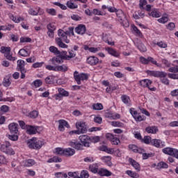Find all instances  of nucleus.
Segmentation results:
<instances>
[{"label":"nucleus","mask_w":178,"mask_h":178,"mask_svg":"<svg viewBox=\"0 0 178 178\" xmlns=\"http://www.w3.org/2000/svg\"><path fill=\"white\" fill-rule=\"evenodd\" d=\"M9 140H11V141H17L19 140V136L16 134L13 135H8Z\"/></svg>","instance_id":"obj_60"},{"label":"nucleus","mask_w":178,"mask_h":178,"mask_svg":"<svg viewBox=\"0 0 178 178\" xmlns=\"http://www.w3.org/2000/svg\"><path fill=\"white\" fill-rule=\"evenodd\" d=\"M140 62L141 63L142 65H148V63H152L153 65H155L157 67H159V65H158V62L154 59L152 57H147L146 58L145 57L140 56L139 58Z\"/></svg>","instance_id":"obj_10"},{"label":"nucleus","mask_w":178,"mask_h":178,"mask_svg":"<svg viewBox=\"0 0 178 178\" xmlns=\"http://www.w3.org/2000/svg\"><path fill=\"white\" fill-rule=\"evenodd\" d=\"M30 54H31V51L27 47H24L23 49H21L19 51V55H20L21 56H24V57L29 56Z\"/></svg>","instance_id":"obj_22"},{"label":"nucleus","mask_w":178,"mask_h":178,"mask_svg":"<svg viewBox=\"0 0 178 178\" xmlns=\"http://www.w3.org/2000/svg\"><path fill=\"white\" fill-rule=\"evenodd\" d=\"M126 174L128 175V176H130V177L132 178H138V174H137L136 172H134L131 170H127L126 171Z\"/></svg>","instance_id":"obj_49"},{"label":"nucleus","mask_w":178,"mask_h":178,"mask_svg":"<svg viewBox=\"0 0 178 178\" xmlns=\"http://www.w3.org/2000/svg\"><path fill=\"white\" fill-rule=\"evenodd\" d=\"M146 73L147 76H150L151 77H156L158 79L166 77V76H168V73L163 71L147 70Z\"/></svg>","instance_id":"obj_7"},{"label":"nucleus","mask_w":178,"mask_h":178,"mask_svg":"<svg viewBox=\"0 0 178 178\" xmlns=\"http://www.w3.org/2000/svg\"><path fill=\"white\" fill-rule=\"evenodd\" d=\"M11 51L12 49L10 47L2 46L1 47L0 52L1 54H4V56L6 59H8V60L15 62V60H16V58L12 56Z\"/></svg>","instance_id":"obj_4"},{"label":"nucleus","mask_w":178,"mask_h":178,"mask_svg":"<svg viewBox=\"0 0 178 178\" xmlns=\"http://www.w3.org/2000/svg\"><path fill=\"white\" fill-rule=\"evenodd\" d=\"M168 72L170 73H178V65L170 67Z\"/></svg>","instance_id":"obj_61"},{"label":"nucleus","mask_w":178,"mask_h":178,"mask_svg":"<svg viewBox=\"0 0 178 178\" xmlns=\"http://www.w3.org/2000/svg\"><path fill=\"white\" fill-rule=\"evenodd\" d=\"M83 49L85 51H89V52H91L92 54H97V52L101 51V47H90L88 45L85 44L83 45Z\"/></svg>","instance_id":"obj_21"},{"label":"nucleus","mask_w":178,"mask_h":178,"mask_svg":"<svg viewBox=\"0 0 178 178\" xmlns=\"http://www.w3.org/2000/svg\"><path fill=\"white\" fill-rule=\"evenodd\" d=\"M55 176L56 178H67V174L63 172H56L55 173Z\"/></svg>","instance_id":"obj_59"},{"label":"nucleus","mask_w":178,"mask_h":178,"mask_svg":"<svg viewBox=\"0 0 178 178\" xmlns=\"http://www.w3.org/2000/svg\"><path fill=\"white\" fill-rule=\"evenodd\" d=\"M79 140L82 145V149H84V147L90 148L91 144L90 136L88 135H81L79 137Z\"/></svg>","instance_id":"obj_8"},{"label":"nucleus","mask_w":178,"mask_h":178,"mask_svg":"<svg viewBox=\"0 0 178 178\" xmlns=\"http://www.w3.org/2000/svg\"><path fill=\"white\" fill-rule=\"evenodd\" d=\"M69 55H64L65 57V60H70V59L76 57V53L73 50H68Z\"/></svg>","instance_id":"obj_33"},{"label":"nucleus","mask_w":178,"mask_h":178,"mask_svg":"<svg viewBox=\"0 0 178 178\" xmlns=\"http://www.w3.org/2000/svg\"><path fill=\"white\" fill-rule=\"evenodd\" d=\"M89 170L92 172V173H98L99 170H98V164H92L89 165Z\"/></svg>","instance_id":"obj_39"},{"label":"nucleus","mask_w":178,"mask_h":178,"mask_svg":"<svg viewBox=\"0 0 178 178\" xmlns=\"http://www.w3.org/2000/svg\"><path fill=\"white\" fill-rule=\"evenodd\" d=\"M35 140H37V138H33L28 142V146L31 149H40V148L44 145V140H38L35 141Z\"/></svg>","instance_id":"obj_2"},{"label":"nucleus","mask_w":178,"mask_h":178,"mask_svg":"<svg viewBox=\"0 0 178 178\" xmlns=\"http://www.w3.org/2000/svg\"><path fill=\"white\" fill-rule=\"evenodd\" d=\"M70 147L76 149L77 151H83V145H81V143L79 142L78 140H70L68 143Z\"/></svg>","instance_id":"obj_13"},{"label":"nucleus","mask_w":178,"mask_h":178,"mask_svg":"<svg viewBox=\"0 0 178 178\" xmlns=\"http://www.w3.org/2000/svg\"><path fill=\"white\" fill-rule=\"evenodd\" d=\"M121 101L125 104V105H127L128 106L130 105V97L127 96V95H123L121 96Z\"/></svg>","instance_id":"obj_32"},{"label":"nucleus","mask_w":178,"mask_h":178,"mask_svg":"<svg viewBox=\"0 0 178 178\" xmlns=\"http://www.w3.org/2000/svg\"><path fill=\"white\" fill-rule=\"evenodd\" d=\"M174 151H175V149L172 147H165L162 149V152H163V154H165L166 155H170L171 156L172 155H173Z\"/></svg>","instance_id":"obj_40"},{"label":"nucleus","mask_w":178,"mask_h":178,"mask_svg":"<svg viewBox=\"0 0 178 178\" xmlns=\"http://www.w3.org/2000/svg\"><path fill=\"white\" fill-rule=\"evenodd\" d=\"M145 131L151 134H156V132L158 131V127L155 126L147 127L145 128Z\"/></svg>","instance_id":"obj_28"},{"label":"nucleus","mask_w":178,"mask_h":178,"mask_svg":"<svg viewBox=\"0 0 178 178\" xmlns=\"http://www.w3.org/2000/svg\"><path fill=\"white\" fill-rule=\"evenodd\" d=\"M45 69H47V70L56 72L57 65L54 66V65H45Z\"/></svg>","instance_id":"obj_55"},{"label":"nucleus","mask_w":178,"mask_h":178,"mask_svg":"<svg viewBox=\"0 0 178 178\" xmlns=\"http://www.w3.org/2000/svg\"><path fill=\"white\" fill-rule=\"evenodd\" d=\"M152 84V81L151 79H142L140 81V85L141 87H143V88H149V86Z\"/></svg>","instance_id":"obj_20"},{"label":"nucleus","mask_w":178,"mask_h":178,"mask_svg":"<svg viewBox=\"0 0 178 178\" xmlns=\"http://www.w3.org/2000/svg\"><path fill=\"white\" fill-rule=\"evenodd\" d=\"M58 35L59 38H56V43L60 47V48H67V44L70 42V40L67 38V35L65 33V31L59 29L58 31ZM63 42H65L63 43Z\"/></svg>","instance_id":"obj_1"},{"label":"nucleus","mask_w":178,"mask_h":178,"mask_svg":"<svg viewBox=\"0 0 178 178\" xmlns=\"http://www.w3.org/2000/svg\"><path fill=\"white\" fill-rule=\"evenodd\" d=\"M115 13L118 21L123 26V27H129V26H130L129 21L124 20V19H126V16L124 15V13H123V10H117V11H115Z\"/></svg>","instance_id":"obj_3"},{"label":"nucleus","mask_w":178,"mask_h":178,"mask_svg":"<svg viewBox=\"0 0 178 178\" xmlns=\"http://www.w3.org/2000/svg\"><path fill=\"white\" fill-rule=\"evenodd\" d=\"M12 84V79L10 76H6L3 80V86L4 87H9Z\"/></svg>","instance_id":"obj_29"},{"label":"nucleus","mask_w":178,"mask_h":178,"mask_svg":"<svg viewBox=\"0 0 178 178\" xmlns=\"http://www.w3.org/2000/svg\"><path fill=\"white\" fill-rule=\"evenodd\" d=\"M168 21L169 17H168V16H163L158 19L159 23H162L163 24H165V23H168Z\"/></svg>","instance_id":"obj_53"},{"label":"nucleus","mask_w":178,"mask_h":178,"mask_svg":"<svg viewBox=\"0 0 178 178\" xmlns=\"http://www.w3.org/2000/svg\"><path fill=\"white\" fill-rule=\"evenodd\" d=\"M92 108L94 111H102L104 106L101 103L93 104Z\"/></svg>","instance_id":"obj_44"},{"label":"nucleus","mask_w":178,"mask_h":178,"mask_svg":"<svg viewBox=\"0 0 178 178\" xmlns=\"http://www.w3.org/2000/svg\"><path fill=\"white\" fill-rule=\"evenodd\" d=\"M86 31H87V28L84 24H79L75 28V33H76V34H79L80 35H84V34H86Z\"/></svg>","instance_id":"obj_14"},{"label":"nucleus","mask_w":178,"mask_h":178,"mask_svg":"<svg viewBox=\"0 0 178 178\" xmlns=\"http://www.w3.org/2000/svg\"><path fill=\"white\" fill-rule=\"evenodd\" d=\"M90 175L88 174V171L83 170L81 172L79 178H89Z\"/></svg>","instance_id":"obj_57"},{"label":"nucleus","mask_w":178,"mask_h":178,"mask_svg":"<svg viewBox=\"0 0 178 178\" xmlns=\"http://www.w3.org/2000/svg\"><path fill=\"white\" fill-rule=\"evenodd\" d=\"M129 149H131V151H133V152H135L136 154H143V152H145V150H144V149L138 147L136 145H129Z\"/></svg>","instance_id":"obj_16"},{"label":"nucleus","mask_w":178,"mask_h":178,"mask_svg":"<svg viewBox=\"0 0 178 178\" xmlns=\"http://www.w3.org/2000/svg\"><path fill=\"white\" fill-rule=\"evenodd\" d=\"M81 74H79V72L75 71L74 72V79L75 81H76L78 85L81 84Z\"/></svg>","instance_id":"obj_38"},{"label":"nucleus","mask_w":178,"mask_h":178,"mask_svg":"<svg viewBox=\"0 0 178 178\" xmlns=\"http://www.w3.org/2000/svg\"><path fill=\"white\" fill-rule=\"evenodd\" d=\"M76 128L79 131V134H86L88 131V127L84 122H77L76 123Z\"/></svg>","instance_id":"obj_9"},{"label":"nucleus","mask_w":178,"mask_h":178,"mask_svg":"<svg viewBox=\"0 0 178 178\" xmlns=\"http://www.w3.org/2000/svg\"><path fill=\"white\" fill-rule=\"evenodd\" d=\"M58 91L63 97H69V92L65 89L60 88H58Z\"/></svg>","instance_id":"obj_50"},{"label":"nucleus","mask_w":178,"mask_h":178,"mask_svg":"<svg viewBox=\"0 0 178 178\" xmlns=\"http://www.w3.org/2000/svg\"><path fill=\"white\" fill-rule=\"evenodd\" d=\"M138 49H139L140 52H147V47L143 43L138 45Z\"/></svg>","instance_id":"obj_54"},{"label":"nucleus","mask_w":178,"mask_h":178,"mask_svg":"<svg viewBox=\"0 0 178 178\" xmlns=\"http://www.w3.org/2000/svg\"><path fill=\"white\" fill-rule=\"evenodd\" d=\"M40 127H34V126H31V125H28V127H26V133L27 134H37L38 133V130L39 129Z\"/></svg>","instance_id":"obj_18"},{"label":"nucleus","mask_w":178,"mask_h":178,"mask_svg":"<svg viewBox=\"0 0 178 178\" xmlns=\"http://www.w3.org/2000/svg\"><path fill=\"white\" fill-rule=\"evenodd\" d=\"M151 145L156 147V148H159L161 147V140L153 139L151 140Z\"/></svg>","instance_id":"obj_47"},{"label":"nucleus","mask_w":178,"mask_h":178,"mask_svg":"<svg viewBox=\"0 0 178 178\" xmlns=\"http://www.w3.org/2000/svg\"><path fill=\"white\" fill-rule=\"evenodd\" d=\"M155 45H157L159 48H168V43L164 41H160L156 43H154Z\"/></svg>","instance_id":"obj_48"},{"label":"nucleus","mask_w":178,"mask_h":178,"mask_svg":"<svg viewBox=\"0 0 178 178\" xmlns=\"http://www.w3.org/2000/svg\"><path fill=\"white\" fill-rule=\"evenodd\" d=\"M105 116L111 120H116V119H120V115L119 113L113 114V113H106Z\"/></svg>","instance_id":"obj_23"},{"label":"nucleus","mask_w":178,"mask_h":178,"mask_svg":"<svg viewBox=\"0 0 178 178\" xmlns=\"http://www.w3.org/2000/svg\"><path fill=\"white\" fill-rule=\"evenodd\" d=\"M33 85L36 88H38V87H41L42 86V81L40 79H36L33 81Z\"/></svg>","instance_id":"obj_58"},{"label":"nucleus","mask_w":178,"mask_h":178,"mask_svg":"<svg viewBox=\"0 0 178 178\" xmlns=\"http://www.w3.org/2000/svg\"><path fill=\"white\" fill-rule=\"evenodd\" d=\"M56 155H60L61 156H65V149H63L61 147L56 148Z\"/></svg>","instance_id":"obj_52"},{"label":"nucleus","mask_w":178,"mask_h":178,"mask_svg":"<svg viewBox=\"0 0 178 178\" xmlns=\"http://www.w3.org/2000/svg\"><path fill=\"white\" fill-rule=\"evenodd\" d=\"M49 51L52 54H54V55H60V51H59L58 48L54 46H51L49 47Z\"/></svg>","instance_id":"obj_45"},{"label":"nucleus","mask_w":178,"mask_h":178,"mask_svg":"<svg viewBox=\"0 0 178 178\" xmlns=\"http://www.w3.org/2000/svg\"><path fill=\"white\" fill-rule=\"evenodd\" d=\"M44 62H37L35 63L32 65V67H33V69H38V67H42V66H44Z\"/></svg>","instance_id":"obj_56"},{"label":"nucleus","mask_w":178,"mask_h":178,"mask_svg":"<svg viewBox=\"0 0 178 178\" xmlns=\"http://www.w3.org/2000/svg\"><path fill=\"white\" fill-rule=\"evenodd\" d=\"M18 126L19 124L15 122L10 123L8 125V129L11 134H17L19 133Z\"/></svg>","instance_id":"obj_15"},{"label":"nucleus","mask_w":178,"mask_h":178,"mask_svg":"<svg viewBox=\"0 0 178 178\" xmlns=\"http://www.w3.org/2000/svg\"><path fill=\"white\" fill-rule=\"evenodd\" d=\"M2 31H10L12 29H15V25L8 24V25H3L0 26Z\"/></svg>","instance_id":"obj_31"},{"label":"nucleus","mask_w":178,"mask_h":178,"mask_svg":"<svg viewBox=\"0 0 178 178\" xmlns=\"http://www.w3.org/2000/svg\"><path fill=\"white\" fill-rule=\"evenodd\" d=\"M59 125H58V130L60 131H65V127H67V129H69V123L65 120H60L58 121Z\"/></svg>","instance_id":"obj_17"},{"label":"nucleus","mask_w":178,"mask_h":178,"mask_svg":"<svg viewBox=\"0 0 178 178\" xmlns=\"http://www.w3.org/2000/svg\"><path fill=\"white\" fill-rule=\"evenodd\" d=\"M69 70V67L63 64L62 65H57L56 72H66Z\"/></svg>","instance_id":"obj_37"},{"label":"nucleus","mask_w":178,"mask_h":178,"mask_svg":"<svg viewBox=\"0 0 178 178\" xmlns=\"http://www.w3.org/2000/svg\"><path fill=\"white\" fill-rule=\"evenodd\" d=\"M130 113L136 122H143L144 120V118L138 112H131Z\"/></svg>","instance_id":"obj_27"},{"label":"nucleus","mask_w":178,"mask_h":178,"mask_svg":"<svg viewBox=\"0 0 178 178\" xmlns=\"http://www.w3.org/2000/svg\"><path fill=\"white\" fill-rule=\"evenodd\" d=\"M20 42H31V38L28 37H22L20 38Z\"/></svg>","instance_id":"obj_63"},{"label":"nucleus","mask_w":178,"mask_h":178,"mask_svg":"<svg viewBox=\"0 0 178 178\" xmlns=\"http://www.w3.org/2000/svg\"><path fill=\"white\" fill-rule=\"evenodd\" d=\"M46 84H54L55 83V76L49 75L44 79Z\"/></svg>","instance_id":"obj_34"},{"label":"nucleus","mask_w":178,"mask_h":178,"mask_svg":"<svg viewBox=\"0 0 178 178\" xmlns=\"http://www.w3.org/2000/svg\"><path fill=\"white\" fill-rule=\"evenodd\" d=\"M92 15H95L97 16H105V13L102 12L101 10H98V8H94L92 11Z\"/></svg>","instance_id":"obj_46"},{"label":"nucleus","mask_w":178,"mask_h":178,"mask_svg":"<svg viewBox=\"0 0 178 178\" xmlns=\"http://www.w3.org/2000/svg\"><path fill=\"white\" fill-rule=\"evenodd\" d=\"M24 114L31 119H35L38 117V112H24Z\"/></svg>","instance_id":"obj_35"},{"label":"nucleus","mask_w":178,"mask_h":178,"mask_svg":"<svg viewBox=\"0 0 178 178\" xmlns=\"http://www.w3.org/2000/svg\"><path fill=\"white\" fill-rule=\"evenodd\" d=\"M17 63L18 70H19V71L26 70V69L24 68V60H18Z\"/></svg>","instance_id":"obj_43"},{"label":"nucleus","mask_w":178,"mask_h":178,"mask_svg":"<svg viewBox=\"0 0 178 178\" xmlns=\"http://www.w3.org/2000/svg\"><path fill=\"white\" fill-rule=\"evenodd\" d=\"M97 173L99 176H106V177L112 176V173L111 172V171L104 168H101L100 170H99Z\"/></svg>","instance_id":"obj_25"},{"label":"nucleus","mask_w":178,"mask_h":178,"mask_svg":"<svg viewBox=\"0 0 178 178\" xmlns=\"http://www.w3.org/2000/svg\"><path fill=\"white\" fill-rule=\"evenodd\" d=\"M24 165L25 166H28V167L33 166V165H35V161L33 159H28L25 161Z\"/></svg>","instance_id":"obj_51"},{"label":"nucleus","mask_w":178,"mask_h":178,"mask_svg":"<svg viewBox=\"0 0 178 178\" xmlns=\"http://www.w3.org/2000/svg\"><path fill=\"white\" fill-rule=\"evenodd\" d=\"M66 5L69 9H77V8H79V6L74 3V0H70L67 1Z\"/></svg>","instance_id":"obj_30"},{"label":"nucleus","mask_w":178,"mask_h":178,"mask_svg":"<svg viewBox=\"0 0 178 178\" xmlns=\"http://www.w3.org/2000/svg\"><path fill=\"white\" fill-rule=\"evenodd\" d=\"M106 51L110 54L112 55V56H115V58H118L119 56V53L116 51V50L111 48V47H107L106 48Z\"/></svg>","instance_id":"obj_36"},{"label":"nucleus","mask_w":178,"mask_h":178,"mask_svg":"<svg viewBox=\"0 0 178 178\" xmlns=\"http://www.w3.org/2000/svg\"><path fill=\"white\" fill-rule=\"evenodd\" d=\"M131 29L134 35H136V37H140V38H143V33L141 32V31H140V29H138L137 26H136V25L132 24L131 26Z\"/></svg>","instance_id":"obj_19"},{"label":"nucleus","mask_w":178,"mask_h":178,"mask_svg":"<svg viewBox=\"0 0 178 178\" xmlns=\"http://www.w3.org/2000/svg\"><path fill=\"white\" fill-rule=\"evenodd\" d=\"M129 162L131 163V166L134 168L138 172H140L141 168H140V163H138L137 161H136L134 159L129 158Z\"/></svg>","instance_id":"obj_24"},{"label":"nucleus","mask_w":178,"mask_h":178,"mask_svg":"<svg viewBox=\"0 0 178 178\" xmlns=\"http://www.w3.org/2000/svg\"><path fill=\"white\" fill-rule=\"evenodd\" d=\"M10 143H9L8 141H6L3 144L1 145L0 150L4 154H7V155H15V151L10 147Z\"/></svg>","instance_id":"obj_5"},{"label":"nucleus","mask_w":178,"mask_h":178,"mask_svg":"<svg viewBox=\"0 0 178 178\" xmlns=\"http://www.w3.org/2000/svg\"><path fill=\"white\" fill-rule=\"evenodd\" d=\"M76 154V150L72 148L64 149V156H73V154Z\"/></svg>","instance_id":"obj_26"},{"label":"nucleus","mask_w":178,"mask_h":178,"mask_svg":"<svg viewBox=\"0 0 178 178\" xmlns=\"http://www.w3.org/2000/svg\"><path fill=\"white\" fill-rule=\"evenodd\" d=\"M40 10H42L41 9V8H40V7H38V8H35V9L31 8L29 10V15H31V16H37V15H38Z\"/></svg>","instance_id":"obj_41"},{"label":"nucleus","mask_w":178,"mask_h":178,"mask_svg":"<svg viewBox=\"0 0 178 178\" xmlns=\"http://www.w3.org/2000/svg\"><path fill=\"white\" fill-rule=\"evenodd\" d=\"M169 79H172V80H178V74H168Z\"/></svg>","instance_id":"obj_64"},{"label":"nucleus","mask_w":178,"mask_h":178,"mask_svg":"<svg viewBox=\"0 0 178 178\" xmlns=\"http://www.w3.org/2000/svg\"><path fill=\"white\" fill-rule=\"evenodd\" d=\"M90 144L91 143H99V136H92L90 137Z\"/></svg>","instance_id":"obj_62"},{"label":"nucleus","mask_w":178,"mask_h":178,"mask_svg":"<svg viewBox=\"0 0 178 178\" xmlns=\"http://www.w3.org/2000/svg\"><path fill=\"white\" fill-rule=\"evenodd\" d=\"M53 162H54L55 163H58V162H62V159L55 156L47 161V163H52Z\"/></svg>","instance_id":"obj_42"},{"label":"nucleus","mask_w":178,"mask_h":178,"mask_svg":"<svg viewBox=\"0 0 178 178\" xmlns=\"http://www.w3.org/2000/svg\"><path fill=\"white\" fill-rule=\"evenodd\" d=\"M99 62L100 63H102V61H99V58H98V57L95 56H90L86 59V63L90 66H97Z\"/></svg>","instance_id":"obj_11"},{"label":"nucleus","mask_w":178,"mask_h":178,"mask_svg":"<svg viewBox=\"0 0 178 178\" xmlns=\"http://www.w3.org/2000/svg\"><path fill=\"white\" fill-rule=\"evenodd\" d=\"M66 57L64 55L58 54V56H54L51 58V62L52 65L56 66V65H60L63 63V59L65 60Z\"/></svg>","instance_id":"obj_12"},{"label":"nucleus","mask_w":178,"mask_h":178,"mask_svg":"<svg viewBox=\"0 0 178 178\" xmlns=\"http://www.w3.org/2000/svg\"><path fill=\"white\" fill-rule=\"evenodd\" d=\"M152 6L147 4L146 5V10L148 13L149 16L152 17H155L158 19V17H161V13L158 8H152Z\"/></svg>","instance_id":"obj_6"}]
</instances>
